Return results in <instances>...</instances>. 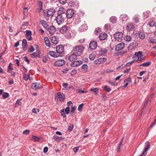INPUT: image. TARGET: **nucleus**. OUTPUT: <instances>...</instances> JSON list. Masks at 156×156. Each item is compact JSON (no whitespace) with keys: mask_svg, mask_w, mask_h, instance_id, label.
<instances>
[{"mask_svg":"<svg viewBox=\"0 0 156 156\" xmlns=\"http://www.w3.org/2000/svg\"><path fill=\"white\" fill-rule=\"evenodd\" d=\"M65 110L64 109H62L60 110V113L61 114V115L62 116L63 118H65L66 116V113H65Z\"/></svg>","mask_w":156,"mask_h":156,"instance_id":"nucleus-44","label":"nucleus"},{"mask_svg":"<svg viewBox=\"0 0 156 156\" xmlns=\"http://www.w3.org/2000/svg\"><path fill=\"white\" fill-rule=\"evenodd\" d=\"M95 57V55L93 53H91L89 56V58L90 60H93Z\"/></svg>","mask_w":156,"mask_h":156,"instance_id":"nucleus-41","label":"nucleus"},{"mask_svg":"<svg viewBox=\"0 0 156 156\" xmlns=\"http://www.w3.org/2000/svg\"><path fill=\"white\" fill-rule=\"evenodd\" d=\"M69 6L71 7H74L75 8L77 9L79 6V4L77 2H74L70 1L69 4Z\"/></svg>","mask_w":156,"mask_h":156,"instance_id":"nucleus-15","label":"nucleus"},{"mask_svg":"<svg viewBox=\"0 0 156 156\" xmlns=\"http://www.w3.org/2000/svg\"><path fill=\"white\" fill-rule=\"evenodd\" d=\"M114 37L116 40L119 41L123 37V34L121 32H116L114 34Z\"/></svg>","mask_w":156,"mask_h":156,"instance_id":"nucleus-8","label":"nucleus"},{"mask_svg":"<svg viewBox=\"0 0 156 156\" xmlns=\"http://www.w3.org/2000/svg\"><path fill=\"white\" fill-rule=\"evenodd\" d=\"M24 60H25L26 62H27V64H29L30 63V60H29L27 56H26L24 57L23 58Z\"/></svg>","mask_w":156,"mask_h":156,"instance_id":"nucleus-64","label":"nucleus"},{"mask_svg":"<svg viewBox=\"0 0 156 156\" xmlns=\"http://www.w3.org/2000/svg\"><path fill=\"white\" fill-rule=\"evenodd\" d=\"M128 18V16L125 14L121 15L119 18L120 20H121L123 23H126Z\"/></svg>","mask_w":156,"mask_h":156,"instance_id":"nucleus-13","label":"nucleus"},{"mask_svg":"<svg viewBox=\"0 0 156 156\" xmlns=\"http://www.w3.org/2000/svg\"><path fill=\"white\" fill-rule=\"evenodd\" d=\"M110 20L111 22L113 24L116 23L117 22V18L114 16H112L110 17Z\"/></svg>","mask_w":156,"mask_h":156,"instance_id":"nucleus-33","label":"nucleus"},{"mask_svg":"<svg viewBox=\"0 0 156 156\" xmlns=\"http://www.w3.org/2000/svg\"><path fill=\"white\" fill-rule=\"evenodd\" d=\"M46 30H48L49 33L51 34H53L56 31L55 28L53 26H51L49 27H48Z\"/></svg>","mask_w":156,"mask_h":156,"instance_id":"nucleus-16","label":"nucleus"},{"mask_svg":"<svg viewBox=\"0 0 156 156\" xmlns=\"http://www.w3.org/2000/svg\"><path fill=\"white\" fill-rule=\"evenodd\" d=\"M150 144L149 141H147L145 143V146L144 151L147 152V151L150 147Z\"/></svg>","mask_w":156,"mask_h":156,"instance_id":"nucleus-23","label":"nucleus"},{"mask_svg":"<svg viewBox=\"0 0 156 156\" xmlns=\"http://www.w3.org/2000/svg\"><path fill=\"white\" fill-rule=\"evenodd\" d=\"M55 100L56 101H58L59 100L61 102H63L65 99L64 94L61 92H57L56 94H55Z\"/></svg>","mask_w":156,"mask_h":156,"instance_id":"nucleus-4","label":"nucleus"},{"mask_svg":"<svg viewBox=\"0 0 156 156\" xmlns=\"http://www.w3.org/2000/svg\"><path fill=\"white\" fill-rule=\"evenodd\" d=\"M79 147H76L73 148V151L75 153L77 152L78 151L79 149Z\"/></svg>","mask_w":156,"mask_h":156,"instance_id":"nucleus-61","label":"nucleus"},{"mask_svg":"<svg viewBox=\"0 0 156 156\" xmlns=\"http://www.w3.org/2000/svg\"><path fill=\"white\" fill-rule=\"evenodd\" d=\"M13 69L12 67L10 66L9 65L8 66V69H7V72L8 73H10V71L12 70Z\"/></svg>","mask_w":156,"mask_h":156,"instance_id":"nucleus-62","label":"nucleus"},{"mask_svg":"<svg viewBox=\"0 0 156 156\" xmlns=\"http://www.w3.org/2000/svg\"><path fill=\"white\" fill-rule=\"evenodd\" d=\"M143 52L141 51H139L137 52H136L134 54V55L137 56L138 57H143Z\"/></svg>","mask_w":156,"mask_h":156,"instance_id":"nucleus-36","label":"nucleus"},{"mask_svg":"<svg viewBox=\"0 0 156 156\" xmlns=\"http://www.w3.org/2000/svg\"><path fill=\"white\" fill-rule=\"evenodd\" d=\"M49 55L51 56L54 57H62L63 55L60 54H58L57 53H56L55 52V51H49L48 53Z\"/></svg>","mask_w":156,"mask_h":156,"instance_id":"nucleus-12","label":"nucleus"},{"mask_svg":"<svg viewBox=\"0 0 156 156\" xmlns=\"http://www.w3.org/2000/svg\"><path fill=\"white\" fill-rule=\"evenodd\" d=\"M9 94L6 92H4L2 94V97L4 99L8 98L9 97Z\"/></svg>","mask_w":156,"mask_h":156,"instance_id":"nucleus-45","label":"nucleus"},{"mask_svg":"<svg viewBox=\"0 0 156 156\" xmlns=\"http://www.w3.org/2000/svg\"><path fill=\"white\" fill-rule=\"evenodd\" d=\"M84 48L83 46L78 45L73 47L72 51L78 56H80L83 54Z\"/></svg>","mask_w":156,"mask_h":156,"instance_id":"nucleus-3","label":"nucleus"},{"mask_svg":"<svg viewBox=\"0 0 156 156\" xmlns=\"http://www.w3.org/2000/svg\"><path fill=\"white\" fill-rule=\"evenodd\" d=\"M84 105L83 103H82L78 107V110L80 111L81 112L82 111V107Z\"/></svg>","mask_w":156,"mask_h":156,"instance_id":"nucleus-55","label":"nucleus"},{"mask_svg":"<svg viewBox=\"0 0 156 156\" xmlns=\"http://www.w3.org/2000/svg\"><path fill=\"white\" fill-rule=\"evenodd\" d=\"M125 46V43L122 42L118 44L116 46L115 48V50L116 51H119L122 49Z\"/></svg>","mask_w":156,"mask_h":156,"instance_id":"nucleus-14","label":"nucleus"},{"mask_svg":"<svg viewBox=\"0 0 156 156\" xmlns=\"http://www.w3.org/2000/svg\"><path fill=\"white\" fill-rule=\"evenodd\" d=\"M84 14V11L80 10L79 12L78 13L77 15L78 16L80 17L83 16Z\"/></svg>","mask_w":156,"mask_h":156,"instance_id":"nucleus-42","label":"nucleus"},{"mask_svg":"<svg viewBox=\"0 0 156 156\" xmlns=\"http://www.w3.org/2000/svg\"><path fill=\"white\" fill-rule=\"evenodd\" d=\"M107 82L109 83L112 86H115L118 85V83L116 82H112L111 81L109 80L107 81Z\"/></svg>","mask_w":156,"mask_h":156,"instance_id":"nucleus-49","label":"nucleus"},{"mask_svg":"<svg viewBox=\"0 0 156 156\" xmlns=\"http://www.w3.org/2000/svg\"><path fill=\"white\" fill-rule=\"evenodd\" d=\"M53 138L56 141H58L62 140V137H59L56 135H54L53 137Z\"/></svg>","mask_w":156,"mask_h":156,"instance_id":"nucleus-30","label":"nucleus"},{"mask_svg":"<svg viewBox=\"0 0 156 156\" xmlns=\"http://www.w3.org/2000/svg\"><path fill=\"white\" fill-rule=\"evenodd\" d=\"M108 52V50L107 49L104 48L103 50L101 49L97 50L96 52V54H98V55H101L102 54H104Z\"/></svg>","mask_w":156,"mask_h":156,"instance_id":"nucleus-19","label":"nucleus"},{"mask_svg":"<svg viewBox=\"0 0 156 156\" xmlns=\"http://www.w3.org/2000/svg\"><path fill=\"white\" fill-rule=\"evenodd\" d=\"M8 83L9 85H12L14 83L13 80L11 78L9 77L8 79Z\"/></svg>","mask_w":156,"mask_h":156,"instance_id":"nucleus-50","label":"nucleus"},{"mask_svg":"<svg viewBox=\"0 0 156 156\" xmlns=\"http://www.w3.org/2000/svg\"><path fill=\"white\" fill-rule=\"evenodd\" d=\"M57 16L56 20L58 25L64 22L66 17V9L63 7H60L57 12Z\"/></svg>","mask_w":156,"mask_h":156,"instance_id":"nucleus-1","label":"nucleus"},{"mask_svg":"<svg viewBox=\"0 0 156 156\" xmlns=\"http://www.w3.org/2000/svg\"><path fill=\"white\" fill-rule=\"evenodd\" d=\"M65 113L67 114H68L70 112V108L69 106H67L65 109Z\"/></svg>","mask_w":156,"mask_h":156,"instance_id":"nucleus-54","label":"nucleus"},{"mask_svg":"<svg viewBox=\"0 0 156 156\" xmlns=\"http://www.w3.org/2000/svg\"><path fill=\"white\" fill-rule=\"evenodd\" d=\"M32 138L34 140V141L36 142H38L40 140L41 138L35 135H32Z\"/></svg>","mask_w":156,"mask_h":156,"instance_id":"nucleus-34","label":"nucleus"},{"mask_svg":"<svg viewBox=\"0 0 156 156\" xmlns=\"http://www.w3.org/2000/svg\"><path fill=\"white\" fill-rule=\"evenodd\" d=\"M22 46L23 49L24 51L26 50L28 47L27 43L22 44Z\"/></svg>","mask_w":156,"mask_h":156,"instance_id":"nucleus-46","label":"nucleus"},{"mask_svg":"<svg viewBox=\"0 0 156 156\" xmlns=\"http://www.w3.org/2000/svg\"><path fill=\"white\" fill-rule=\"evenodd\" d=\"M99 37L100 40H104L107 38L108 35L106 33H104L103 34H100Z\"/></svg>","mask_w":156,"mask_h":156,"instance_id":"nucleus-22","label":"nucleus"},{"mask_svg":"<svg viewBox=\"0 0 156 156\" xmlns=\"http://www.w3.org/2000/svg\"><path fill=\"white\" fill-rule=\"evenodd\" d=\"M101 32V30L100 28H98L96 29L95 31V34L96 35H98V34H99Z\"/></svg>","mask_w":156,"mask_h":156,"instance_id":"nucleus-52","label":"nucleus"},{"mask_svg":"<svg viewBox=\"0 0 156 156\" xmlns=\"http://www.w3.org/2000/svg\"><path fill=\"white\" fill-rule=\"evenodd\" d=\"M42 12L44 17L47 20H49V17L53 16L56 11L54 8H51L47 10L44 9Z\"/></svg>","mask_w":156,"mask_h":156,"instance_id":"nucleus-2","label":"nucleus"},{"mask_svg":"<svg viewBox=\"0 0 156 156\" xmlns=\"http://www.w3.org/2000/svg\"><path fill=\"white\" fill-rule=\"evenodd\" d=\"M41 85L39 83H33L32 84V87L34 90H37L41 88Z\"/></svg>","mask_w":156,"mask_h":156,"instance_id":"nucleus-17","label":"nucleus"},{"mask_svg":"<svg viewBox=\"0 0 156 156\" xmlns=\"http://www.w3.org/2000/svg\"><path fill=\"white\" fill-rule=\"evenodd\" d=\"M127 27L128 28L129 30H131V29L134 28V26L132 23H129L128 24L127 26Z\"/></svg>","mask_w":156,"mask_h":156,"instance_id":"nucleus-48","label":"nucleus"},{"mask_svg":"<svg viewBox=\"0 0 156 156\" xmlns=\"http://www.w3.org/2000/svg\"><path fill=\"white\" fill-rule=\"evenodd\" d=\"M22 100V98H19V99H18L15 104V106H14L15 107H16V106H19V105H22V102H21V101Z\"/></svg>","mask_w":156,"mask_h":156,"instance_id":"nucleus-29","label":"nucleus"},{"mask_svg":"<svg viewBox=\"0 0 156 156\" xmlns=\"http://www.w3.org/2000/svg\"><path fill=\"white\" fill-rule=\"evenodd\" d=\"M79 29L81 31H85L87 29V26L86 24H85L82 25Z\"/></svg>","mask_w":156,"mask_h":156,"instance_id":"nucleus-27","label":"nucleus"},{"mask_svg":"<svg viewBox=\"0 0 156 156\" xmlns=\"http://www.w3.org/2000/svg\"><path fill=\"white\" fill-rule=\"evenodd\" d=\"M69 28V27L68 25L66 24V25H64L59 30V31L61 33L64 34L66 33Z\"/></svg>","mask_w":156,"mask_h":156,"instance_id":"nucleus-11","label":"nucleus"},{"mask_svg":"<svg viewBox=\"0 0 156 156\" xmlns=\"http://www.w3.org/2000/svg\"><path fill=\"white\" fill-rule=\"evenodd\" d=\"M156 124V119L153 122L151 123L149 126V128H152Z\"/></svg>","mask_w":156,"mask_h":156,"instance_id":"nucleus-60","label":"nucleus"},{"mask_svg":"<svg viewBox=\"0 0 156 156\" xmlns=\"http://www.w3.org/2000/svg\"><path fill=\"white\" fill-rule=\"evenodd\" d=\"M65 60L63 59H59L56 61L54 63V65L57 66H60L65 64Z\"/></svg>","mask_w":156,"mask_h":156,"instance_id":"nucleus-9","label":"nucleus"},{"mask_svg":"<svg viewBox=\"0 0 156 156\" xmlns=\"http://www.w3.org/2000/svg\"><path fill=\"white\" fill-rule=\"evenodd\" d=\"M75 32L73 34V32H72V31H69V32L66 34V37L68 39H70L73 37L75 36Z\"/></svg>","mask_w":156,"mask_h":156,"instance_id":"nucleus-18","label":"nucleus"},{"mask_svg":"<svg viewBox=\"0 0 156 156\" xmlns=\"http://www.w3.org/2000/svg\"><path fill=\"white\" fill-rule=\"evenodd\" d=\"M64 47L62 45H59L56 47V53L63 55L64 54Z\"/></svg>","mask_w":156,"mask_h":156,"instance_id":"nucleus-5","label":"nucleus"},{"mask_svg":"<svg viewBox=\"0 0 156 156\" xmlns=\"http://www.w3.org/2000/svg\"><path fill=\"white\" fill-rule=\"evenodd\" d=\"M74 15V12L73 9H69L66 10V17L67 19L71 18Z\"/></svg>","mask_w":156,"mask_h":156,"instance_id":"nucleus-7","label":"nucleus"},{"mask_svg":"<svg viewBox=\"0 0 156 156\" xmlns=\"http://www.w3.org/2000/svg\"><path fill=\"white\" fill-rule=\"evenodd\" d=\"M81 69L84 71L87 72L88 69V66L87 64H83L81 67Z\"/></svg>","mask_w":156,"mask_h":156,"instance_id":"nucleus-31","label":"nucleus"},{"mask_svg":"<svg viewBox=\"0 0 156 156\" xmlns=\"http://www.w3.org/2000/svg\"><path fill=\"white\" fill-rule=\"evenodd\" d=\"M151 64V62L150 61H148L146 62H144L142 64H140V66H143L144 67H148L150 66Z\"/></svg>","mask_w":156,"mask_h":156,"instance_id":"nucleus-28","label":"nucleus"},{"mask_svg":"<svg viewBox=\"0 0 156 156\" xmlns=\"http://www.w3.org/2000/svg\"><path fill=\"white\" fill-rule=\"evenodd\" d=\"M97 46V43L95 41H92L89 44V48L91 50L95 49Z\"/></svg>","mask_w":156,"mask_h":156,"instance_id":"nucleus-10","label":"nucleus"},{"mask_svg":"<svg viewBox=\"0 0 156 156\" xmlns=\"http://www.w3.org/2000/svg\"><path fill=\"white\" fill-rule=\"evenodd\" d=\"M41 53V51H39V53L37 52V53L34 52L31 54L30 55L32 58H37L38 57L39 58H41V57L40 55Z\"/></svg>","mask_w":156,"mask_h":156,"instance_id":"nucleus-21","label":"nucleus"},{"mask_svg":"<svg viewBox=\"0 0 156 156\" xmlns=\"http://www.w3.org/2000/svg\"><path fill=\"white\" fill-rule=\"evenodd\" d=\"M139 37L141 39H144L145 37V35L143 32L141 31H140L138 33Z\"/></svg>","mask_w":156,"mask_h":156,"instance_id":"nucleus-32","label":"nucleus"},{"mask_svg":"<svg viewBox=\"0 0 156 156\" xmlns=\"http://www.w3.org/2000/svg\"><path fill=\"white\" fill-rule=\"evenodd\" d=\"M74 17L75 18L74 19L75 20V23H79L80 22H81L80 18V17H79V16L76 17L75 16Z\"/></svg>","mask_w":156,"mask_h":156,"instance_id":"nucleus-40","label":"nucleus"},{"mask_svg":"<svg viewBox=\"0 0 156 156\" xmlns=\"http://www.w3.org/2000/svg\"><path fill=\"white\" fill-rule=\"evenodd\" d=\"M94 63L95 64H101V62H100L99 58H98L94 61Z\"/></svg>","mask_w":156,"mask_h":156,"instance_id":"nucleus-59","label":"nucleus"},{"mask_svg":"<svg viewBox=\"0 0 156 156\" xmlns=\"http://www.w3.org/2000/svg\"><path fill=\"white\" fill-rule=\"evenodd\" d=\"M32 34L31 31L30 30H26V35L27 36H31Z\"/></svg>","mask_w":156,"mask_h":156,"instance_id":"nucleus-57","label":"nucleus"},{"mask_svg":"<svg viewBox=\"0 0 156 156\" xmlns=\"http://www.w3.org/2000/svg\"><path fill=\"white\" fill-rule=\"evenodd\" d=\"M125 40L126 41H130L132 40V38L129 35H126L124 38Z\"/></svg>","mask_w":156,"mask_h":156,"instance_id":"nucleus-35","label":"nucleus"},{"mask_svg":"<svg viewBox=\"0 0 156 156\" xmlns=\"http://www.w3.org/2000/svg\"><path fill=\"white\" fill-rule=\"evenodd\" d=\"M77 55L74 53L71 55H66L65 58L67 60H69L71 62L76 61L77 59Z\"/></svg>","mask_w":156,"mask_h":156,"instance_id":"nucleus-6","label":"nucleus"},{"mask_svg":"<svg viewBox=\"0 0 156 156\" xmlns=\"http://www.w3.org/2000/svg\"><path fill=\"white\" fill-rule=\"evenodd\" d=\"M100 62H101V64L105 62L107 60V58H99Z\"/></svg>","mask_w":156,"mask_h":156,"instance_id":"nucleus-58","label":"nucleus"},{"mask_svg":"<svg viewBox=\"0 0 156 156\" xmlns=\"http://www.w3.org/2000/svg\"><path fill=\"white\" fill-rule=\"evenodd\" d=\"M40 23L46 29H47L48 28V25L46 21L44 20H41L40 21Z\"/></svg>","mask_w":156,"mask_h":156,"instance_id":"nucleus-20","label":"nucleus"},{"mask_svg":"<svg viewBox=\"0 0 156 156\" xmlns=\"http://www.w3.org/2000/svg\"><path fill=\"white\" fill-rule=\"evenodd\" d=\"M44 40L46 45L48 47H50L51 44L48 37H44Z\"/></svg>","mask_w":156,"mask_h":156,"instance_id":"nucleus-25","label":"nucleus"},{"mask_svg":"<svg viewBox=\"0 0 156 156\" xmlns=\"http://www.w3.org/2000/svg\"><path fill=\"white\" fill-rule=\"evenodd\" d=\"M140 19L139 16H136L133 19V21L136 23H138L139 22Z\"/></svg>","mask_w":156,"mask_h":156,"instance_id":"nucleus-38","label":"nucleus"},{"mask_svg":"<svg viewBox=\"0 0 156 156\" xmlns=\"http://www.w3.org/2000/svg\"><path fill=\"white\" fill-rule=\"evenodd\" d=\"M131 44H132L133 46L134 47V48H135L138 45V44L136 42H133L131 43Z\"/></svg>","mask_w":156,"mask_h":156,"instance_id":"nucleus-63","label":"nucleus"},{"mask_svg":"<svg viewBox=\"0 0 156 156\" xmlns=\"http://www.w3.org/2000/svg\"><path fill=\"white\" fill-rule=\"evenodd\" d=\"M34 51V49L33 46L30 45V48H29L28 50V52H32Z\"/></svg>","mask_w":156,"mask_h":156,"instance_id":"nucleus-53","label":"nucleus"},{"mask_svg":"<svg viewBox=\"0 0 156 156\" xmlns=\"http://www.w3.org/2000/svg\"><path fill=\"white\" fill-rule=\"evenodd\" d=\"M76 61L72 62L70 64L71 66L72 67L78 66H80V65H81L83 63L82 61H80L79 62L80 63H78V64H76Z\"/></svg>","mask_w":156,"mask_h":156,"instance_id":"nucleus-26","label":"nucleus"},{"mask_svg":"<svg viewBox=\"0 0 156 156\" xmlns=\"http://www.w3.org/2000/svg\"><path fill=\"white\" fill-rule=\"evenodd\" d=\"M73 126H73V125H71L70 126H69L68 127V129H67V130L69 132H71V131L73 129Z\"/></svg>","mask_w":156,"mask_h":156,"instance_id":"nucleus-56","label":"nucleus"},{"mask_svg":"<svg viewBox=\"0 0 156 156\" xmlns=\"http://www.w3.org/2000/svg\"><path fill=\"white\" fill-rule=\"evenodd\" d=\"M76 107L75 106H72L71 108V110L70 112V114L72 115H73L75 110L76 109Z\"/></svg>","mask_w":156,"mask_h":156,"instance_id":"nucleus-37","label":"nucleus"},{"mask_svg":"<svg viewBox=\"0 0 156 156\" xmlns=\"http://www.w3.org/2000/svg\"><path fill=\"white\" fill-rule=\"evenodd\" d=\"M77 73V70L76 69L73 70L70 73V75L71 76H73Z\"/></svg>","mask_w":156,"mask_h":156,"instance_id":"nucleus-51","label":"nucleus"},{"mask_svg":"<svg viewBox=\"0 0 156 156\" xmlns=\"http://www.w3.org/2000/svg\"><path fill=\"white\" fill-rule=\"evenodd\" d=\"M90 90L91 92H94L96 95L97 94V93L98 92V88L91 89Z\"/></svg>","mask_w":156,"mask_h":156,"instance_id":"nucleus-43","label":"nucleus"},{"mask_svg":"<svg viewBox=\"0 0 156 156\" xmlns=\"http://www.w3.org/2000/svg\"><path fill=\"white\" fill-rule=\"evenodd\" d=\"M126 82V83L127 82L128 83H132V81H131L130 77H129L128 78L124 80V83H125Z\"/></svg>","mask_w":156,"mask_h":156,"instance_id":"nucleus-47","label":"nucleus"},{"mask_svg":"<svg viewBox=\"0 0 156 156\" xmlns=\"http://www.w3.org/2000/svg\"><path fill=\"white\" fill-rule=\"evenodd\" d=\"M103 90L107 92H110L111 90V89L110 87H108L107 85L104 86Z\"/></svg>","mask_w":156,"mask_h":156,"instance_id":"nucleus-39","label":"nucleus"},{"mask_svg":"<svg viewBox=\"0 0 156 156\" xmlns=\"http://www.w3.org/2000/svg\"><path fill=\"white\" fill-rule=\"evenodd\" d=\"M57 39L58 38H57L55 36L52 37L51 39V42L53 44H54V45H55L58 43L59 41Z\"/></svg>","mask_w":156,"mask_h":156,"instance_id":"nucleus-24","label":"nucleus"}]
</instances>
